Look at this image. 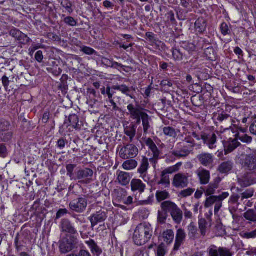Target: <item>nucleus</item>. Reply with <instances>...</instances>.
Here are the masks:
<instances>
[{"instance_id": "nucleus-38", "label": "nucleus", "mask_w": 256, "mask_h": 256, "mask_svg": "<svg viewBox=\"0 0 256 256\" xmlns=\"http://www.w3.org/2000/svg\"><path fill=\"white\" fill-rule=\"evenodd\" d=\"M169 193L166 190H158L156 194V200L160 202L170 198Z\"/></svg>"}, {"instance_id": "nucleus-8", "label": "nucleus", "mask_w": 256, "mask_h": 256, "mask_svg": "<svg viewBox=\"0 0 256 256\" xmlns=\"http://www.w3.org/2000/svg\"><path fill=\"white\" fill-rule=\"evenodd\" d=\"M218 132H201V138L204 144L210 149H214L216 147Z\"/></svg>"}, {"instance_id": "nucleus-39", "label": "nucleus", "mask_w": 256, "mask_h": 256, "mask_svg": "<svg viewBox=\"0 0 256 256\" xmlns=\"http://www.w3.org/2000/svg\"><path fill=\"white\" fill-rule=\"evenodd\" d=\"M163 236L164 242L168 244H170L174 238V232L171 230H166L164 232Z\"/></svg>"}, {"instance_id": "nucleus-21", "label": "nucleus", "mask_w": 256, "mask_h": 256, "mask_svg": "<svg viewBox=\"0 0 256 256\" xmlns=\"http://www.w3.org/2000/svg\"><path fill=\"white\" fill-rule=\"evenodd\" d=\"M131 189L132 192L138 191L140 194L144 192L146 186L139 179L134 178L130 182Z\"/></svg>"}, {"instance_id": "nucleus-50", "label": "nucleus", "mask_w": 256, "mask_h": 256, "mask_svg": "<svg viewBox=\"0 0 256 256\" xmlns=\"http://www.w3.org/2000/svg\"><path fill=\"white\" fill-rule=\"evenodd\" d=\"M218 200L217 196H210L206 200L205 206L206 208L210 207L212 204H216Z\"/></svg>"}, {"instance_id": "nucleus-28", "label": "nucleus", "mask_w": 256, "mask_h": 256, "mask_svg": "<svg viewBox=\"0 0 256 256\" xmlns=\"http://www.w3.org/2000/svg\"><path fill=\"white\" fill-rule=\"evenodd\" d=\"M188 234L190 240H194L198 238V230L194 222H191L188 226Z\"/></svg>"}, {"instance_id": "nucleus-46", "label": "nucleus", "mask_w": 256, "mask_h": 256, "mask_svg": "<svg viewBox=\"0 0 256 256\" xmlns=\"http://www.w3.org/2000/svg\"><path fill=\"white\" fill-rule=\"evenodd\" d=\"M12 130V126L8 121L3 120L0 122V132Z\"/></svg>"}, {"instance_id": "nucleus-63", "label": "nucleus", "mask_w": 256, "mask_h": 256, "mask_svg": "<svg viewBox=\"0 0 256 256\" xmlns=\"http://www.w3.org/2000/svg\"><path fill=\"white\" fill-rule=\"evenodd\" d=\"M250 133L256 136V118L254 119L250 127Z\"/></svg>"}, {"instance_id": "nucleus-22", "label": "nucleus", "mask_w": 256, "mask_h": 256, "mask_svg": "<svg viewBox=\"0 0 256 256\" xmlns=\"http://www.w3.org/2000/svg\"><path fill=\"white\" fill-rule=\"evenodd\" d=\"M149 158L146 157H143L140 162L139 168L138 169V172L140 174V177L144 178L146 176L147 171L149 168Z\"/></svg>"}, {"instance_id": "nucleus-14", "label": "nucleus", "mask_w": 256, "mask_h": 256, "mask_svg": "<svg viewBox=\"0 0 256 256\" xmlns=\"http://www.w3.org/2000/svg\"><path fill=\"white\" fill-rule=\"evenodd\" d=\"M196 158L202 165L206 167L212 166L214 161V155L208 152H202Z\"/></svg>"}, {"instance_id": "nucleus-29", "label": "nucleus", "mask_w": 256, "mask_h": 256, "mask_svg": "<svg viewBox=\"0 0 256 256\" xmlns=\"http://www.w3.org/2000/svg\"><path fill=\"white\" fill-rule=\"evenodd\" d=\"M112 89L117 90L121 92L122 94H126V96L130 97L132 99H134V96L130 94L131 90L130 88L125 84H122L118 86H112Z\"/></svg>"}, {"instance_id": "nucleus-5", "label": "nucleus", "mask_w": 256, "mask_h": 256, "mask_svg": "<svg viewBox=\"0 0 256 256\" xmlns=\"http://www.w3.org/2000/svg\"><path fill=\"white\" fill-rule=\"evenodd\" d=\"M94 172L88 168H81L76 170V180L81 184H88L92 182Z\"/></svg>"}, {"instance_id": "nucleus-34", "label": "nucleus", "mask_w": 256, "mask_h": 256, "mask_svg": "<svg viewBox=\"0 0 256 256\" xmlns=\"http://www.w3.org/2000/svg\"><path fill=\"white\" fill-rule=\"evenodd\" d=\"M114 100V98H113V96H111L109 98H106V101L108 104V106L112 111H120V108L118 106L117 103Z\"/></svg>"}, {"instance_id": "nucleus-52", "label": "nucleus", "mask_w": 256, "mask_h": 256, "mask_svg": "<svg viewBox=\"0 0 256 256\" xmlns=\"http://www.w3.org/2000/svg\"><path fill=\"white\" fill-rule=\"evenodd\" d=\"M163 132L165 135L170 136H174L176 135L174 129L170 126L164 128Z\"/></svg>"}, {"instance_id": "nucleus-56", "label": "nucleus", "mask_w": 256, "mask_h": 256, "mask_svg": "<svg viewBox=\"0 0 256 256\" xmlns=\"http://www.w3.org/2000/svg\"><path fill=\"white\" fill-rule=\"evenodd\" d=\"M194 192V190L192 188H188L187 189L182 190L180 194L182 197L186 198L190 196Z\"/></svg>"}, {"instance_id": "nucleus-58", "label": "nucleus", "mask_w": 256, "mask_h": 256, "mask_svg": "<svg viewBox=\"0 0 256 256\" xmlns=\"http://www.w3.org/2000/svg\"><path fill=\"white\" fill-rule=\"evenodd\" d=\"M220 30L222 34L224 36L229 34L230 32L228 24L226 22L222 24L220 26Z\"/></svg>"}, {"instance_id": "nucleus-54", "label": "nucleus", "mask_w": 256, "mask_h": 256, "mask_svg": "<svg viewBox=\"0 0 256 256\" xmlns=\"http://www.w3.org/2000/svg\"><path fill=\"white\" fill-rule=\"evenodd\" d=\"M182 47L184 50L188 51V52H193L196 50L194 44L192 43L183 42Z\"/></svg>"}, {"instance_id": "nucleus-30", "label": "nucleus", "mask_w": 256, "mask_h": 256, "mask_svg": "<svg viewBox=\"0 0 256 256\" xmlns=\"http://www.w3.org/2000/svg\"><path fill=\"white\" fill-rule=\"evenodd\" d=\"M195 30L199 34L204 32L206 28V20L203 18H198L194 24Z\"/></svg>"}, {"instance_id": "nucleus-6", "label": "nucleus", "mask_w": 256, "mask_h": 256, "mask_svg": "<svg viewBox=\"0 0 256 256\" xmlns=\"http://www.w3.org/2000/svg\"><path fill=\"white\" fill-rule=\"evenodd\" d=\"M78 243V240L74 236H70L63 238L60 242V250L61 253L66 254L72 250Z\"/></svg>"}, {"instance_id": "nucleus-41", "label": "nucleus", "mask_w": 256, "mask_h": 256, "mask_svg": "<svg viewBox=\"0 0 256 256\" xmlns=\"http://www.w3.org/2000/svg\"><path fill=\"white\" fill-rule=\"evenodd\" d=\"M244 218L248 220L256 222V212L252 210H249L244 214Z\"/></svg>"}, {"instance_id": "nucleus-3", "label": "nucleus", "mask_w": 256, "mask_h": 256, "mask_svg": "<svg viewBox=\"0 0 256 256\" xmlns=\"http://www.w3.org/2000/svg\"><path fill=\"white\" fill-rule=\"evenodd\" d=\"M144 142L150 150L148 154L149 161L152 164L153 167L155 168L160 158L161 152L150 138H145Z\"/></svg>"}, {"instance_id": "nucleus-19", "label": "nucleus", "mask_w": 256, "mask_h": 256, "mask_svg": "<svg viewBox=\"0 0 256 256\" xmlns=\"http://www.w3.org/2000/svg\"><path fill=\"white\" fill-rule=\"evenodd\" d=\"M186 237V234L182 228L178 229L176 232L175 244L174 248V250H178L184 242Z\"/></svg>"}, {"instance_id": "nucleus-49", "label": "nucleus", "mask_w": 256, "mask_h": 256, "mask_svg": "<svg viewBox=\"0 0 256 256\" xmlns=\"http://www.w3.org/2000/svg\"><path fill=\"white\" fill-rule=\"evenodd\" d=\"M126 196L127 192L124 189L121 188L117 190L116 198L119 202H122Z\"/></svg>"}, {"instance_id": "nucleus-51", "label": "nucleus", "mask_w": 256, "mask_h": 256, "mask_svg": "<svg viewBox=\"0 0 256 256\" xmlns=\"http://www.w3.org/2000/svg\"><path fill=\"white\" fill-rule=\"evenodd\" d=\"M166 253V249L164 244H160L156 250L157 256H164Z\"/></svg>"}, {"instance_id": "nucleus-2", "label": "nucleus", "mask_w": 256, "mask_h": 256, "mask_svg": "<svg viewBox=\"0 0 256 256\" xmlns=\"http://www.w3.org/2000/svg\"><path fill=\"white\" fill-rule=\"evenodd\" d=\"M153 230L149 223L144 222L138 224L133 235L134 243L138 246L144 245L152 238Z\"/></svg>"}, {"instance_id": "nucleus-9", "label": "nucleus", "mask_w": 256, "mask_h": 256, "mask_svg": "<svg viewBox=\"0 0 256 256\" xmlns=\"http://www.w3.org/2000/svg\"><path fill=\"white\" fill-rule=\"evenodd\" d=\"M241 164L242 168L246 170H256V154L252 153L243 156L241 159Z\"/></svg>"}, {"instance_id": "nucleus-32", "label": "nucleus", "mask_w": 256, "mask_h": 256, "mask_svg": "<svg viewBox=\"0 0 256 256\" xmlns=\"http://www.w3.org/2000/svg\"><path fill=\"white\" fill-rule=\"evenodd\" d=\"M170 216L175 223L179 224L182 222L183 218V213L182 210L178 207V206L170 214Z\"/></svg>"}, {"instance_id": "nucleus-35", "label": "nucleus", "mask_w": 256, "mask_h": 256, "mask_svg": "<svg viewBox=\"0 0 256 256\" xmlns=\"http://www.w3.org/2000/svg\"><path fill=\"white\" fill-rule=\"evenodd\" d=\"M122 168L125 170H130L134 169L138 166V162L132 159L126 160L122 164Z\"/></svg>"}, {"instance_id": "nucleus-36", "label": "nucleus", "mask_w": 256, "mask_h": 256, "mask_svg": "<svg viewBox=\"0 0 256 256\" xmlns=\"http://www.w3.org/2000/svg\"><path fill=\"white\" fill-rule=\"evenodd\" d=\"M218 182L215 181L210 184L205 192L206 196H211L214 194L216 190L218 188Z\"/></svg>"}, {"instance_id": "nucleus-11", "label": "nucleus", "mask_w": 256, "mask_h": 256, "mask_svg": "<svg viewBox=\"0 0 256 256\" xmlns=\"http://www.w3.org/2000/svg\"><path fill=\"white\" fill-rule=\"evenodd\" d=\"M88 206V200L85 198H78L71 201L69 206L71 210L78 213L83 212Z\"/></svg>"}, {"instance_id": "nucleus-10", "label": "nucleus", "mask_w": 256, "mask_h": 256, "mask_svg": "<svg viewBox=\"0 0 256 256\" xmlns=\"http://www.w3.org/2000/svg\"><path fill=\"white\" fill-rule=\"evenodd\" d=\"M64 126L68 128V131L80 130L83 126L82 122L79 120L76 114H70L64 121Z\"/></svg>"}, {"instance_id": "nucleus-18", "label": "nucleus", "mask_w": 256, "mask_h": 256, "mask_svg": "<svg viewBox=\"0 0 256 256\" xmlns=\"http://www.w3.org/2000/svg\"><path fill=\"white\" fill-rule=\"evenodd\" d=\"M196 174L202 184H206L209 182L210 180V172L208 170L201 168L196 170Z\"/></svg>"}, {"instance_id": "nucleus-27", "label": "nucleus", "mask_w": 256, "mask_h": 256, "mask_svg": "<svg viewBox=\"0 0 256 256\" xmlns=\"http://www.w3.org/2000/svg\"><path fill=\"white\" fill-rule=\"evenodd\" d=\"M178 206L174 202L167 200L162 202L160 207L162 210H164L167 214L170 213L171 214Z\"/></svg>"}, {"instance_id": "nucleus-15", "label": "nucleus", "mask_w": 256, "mask_h": 256, "mask_svg": "<svg viewBox=\"0 0 256 256\" xmlns=\"http://www.w3.org/2000/svg\"><path fill=\"white\" fill-rule=\"evenodd\" d=\"M60 228L62 232L72 234H77V230L70 220L68 218L62 219L60 222Z\"/></svg>"}, {"instance_id": "nucleus-42", "label": "nucleus", "mask_w": 256, "mask_h": 256, "mask_svg": "<svg viewBox=\"0 0 256 256\" xmlns=\"http://www.w3.org/2000/svg\"><path fill=\"white\" fill-rule=\"evenodd\" d=\"M208 222L204 219H200L198 221V226L200 230V234L202 236H204L206 232V227Z\"/></svg>"}, {"instance_id": "nucleus-31", "label": "nucleus", "mask_w": 256, "mask_h": 256, "mask_svg": "<svg viewBox=\"0 0 256 256\" xmlns=\"http://www.w3.org/2000/svg\"><path fill=\"white\" fill-rule=\"evenodd\" d=\"M233 164L234 163L231 160H226L220 165L218 170L222 174L228 172L232 168Z\"/></svg>"}, {"instance_id": "nucleus-48", "label": "nucleus", "mask_w": 256, "mask_h": 256, "mask_svg": "<svg viewBox=\"0 0 256 256\" xmlns=\"http://www.w3.org/2000/svg\"><path fill=\"white\" fill-rule=\"evenodd\" d=\"M240 236L246 239L254 238H256V229L251 232H243L240 233Z\"/></svg>"}, {"instance_id": "nucleus-61", "label": "nucleus", "mask_w": 256, "mask_h": 256, "mask_svg": "<svg viewBox=\"0 0 256 256\" xmlns=\"http://www.w3.org/2000/svg\"><path fill=\"white\" fill-rule=\"evenodd\" d=\"M18 40H20L23 44H27L30 40V38L22 32L20 33Z\"/></svg>"}, {"instance_id": "nucleus-40", "label": "nucleus", "mask_w": 256, "mask_h": 256, "mask_svg": "<svg viewBox=\"0 0 256 256\" xmlns=\"http://www.w3.org/2000/svg\"><path fill=\"white\" fill-rule=\"evenodd\" d=\"M234 136L238 140H240L243 142L249 144L252 141V138L246 134H240V132H238Z\"/></svg>"}, {"instance_id": "nucleus-44", "label": "nucleus", "mask_w": 256, "mask_h": 256, "mask_svg": "<svg viewBox=\"0 0 256 256\" xmlns=\"http://www.w3.org/2000/svg\"><path fill=\"white\" fill-rule=\"evenodd\" d=\"M208 256H219V248L215 245H211L207 250Z\"/></svg>"}, {"instance_id": "nucleus-64", "label": "nucleus", "mask_w": 256, "mask_h": 256, "mask_svg": "<svg viewBox=\"0 0 256 256\" xmlns=\"http://www.w3.org/2000/svg\"><path fill=\"white\" fill-rule=\"evenodd\" d=\"M21 32H22L14 28L10 30V34L12 36L16 38H18Z\"/></svg>"}, {"instance_id": "nucleus-24", "label": "nucleus", "mask_w": 256, "mask_h": 256, "mask_svg": "<svg viewBox=\"0 0 256 256\" xmlns=\"http://www.w3.org/2000/svg\"><path fill=\"white\" fill-rule=\"evenodd\" d=\"M172 170H169L168 168L162 172L160 174V180L158 182V184H162L165 188L168 187L170 186V179L168 174H172Z\"/></svg>"}, {"instance_id": "nucleus-59", "label": "nucleus", "mask_w": 256, "mask_h": 256, "mask_svg": "<svg viewBox=\"0 0 256 256\" xmlns=\"http://www.w3.org/2000/svg\"><path fill=\"white\" fill-rule=\"evenodd\" d=\"M47 38L54 42H60L61 38L57 34L53 32H49L47 34Z\"/></svg>"}, {"instance_id": "nucleus-4", "label": "nucleus", "mask_w": 256, "mask_h": 256, "mask_svg": "<svg viewBox=\"0 0 256 256\" xmlns=\"http://www.w3.org/2000/svg\"><path fill=\"white\" fill-rule=\"evenodd\" d=\"M192 150L187 146L185 142H178L176 144L175 149L170 153L177 158H184L187 157Z\"/></svg>"}, {"instance_id": "nucleus-37", "label": "nucleus", "mask_w": 256, "mask_h": 256, "mask_svg": "<svg viewBox=\"0 0 256 256\" xmlns=\"http://www.w3.org/2000/svg\"><path fill=\"white\" fill-rule=\"evenodd\" d=\"M13 136L12 130L0 132V139L4 142L10 141Z\"/></svg>"}, {"instance_id": "nucleus-45", "label": "nucleus", "mask_w": 256, "mask_h": 256, "mask_svg": "<svg viewBox=\"0 0 256 256\" xmlns=\"http://www.w3.org/2000/svg\"><path fill=\"white\" fill-rule=\"evenodd\" d=\"M168 216V214L164 210H158V222L160 224H164L166 223V220Z\"/></svg>"}, {"instance_id": "nucleus-1", "label": "nucleus", "mask_w": 256, "mask_h": 256, "mask_svg": "<svg viewBox=\"0 0 256 256\" xmlns=\"http://www.w3.org/2000/svg\"><path fill=\"white\" fill-rule=\"evenodd\" d=\"M127 109L128 114L130 116V118L136 120V124H139L142 120L144 135L146 136L150 134L152 130V128L150 125L151 118L146 113L143 111L140 106L138 104L134 106L132 104H130L127 106Z\"/></svg>"}, {"instance_id": "nucleus-26", "label": "nucleus", "mask_w": 256, "mask_h": 256, "mask_svg": "<svg viewBox=\"0 0 256 256\" xmlns=\"http://www.w3.org/2000/svg\"><path fill=\"white\" fill-rule=\"evenodd\" d=\"M86 244L90 247L92 252L96 256H100L102 253V249L98 246L94 240L90 239L86 242Z\"/></svg>"}, {"instance_id": "nucleus-62", "label": "nucleus", "mask_w": 256, "mask_h": 256, "mask_svg": "<svg viewBox=\"0 0 256 256\" xmlns=\"http://www.w3.org/2000/svg\"><path fill=\"white\" fill-rule=\"evenodd\" d=\"M82 51L88 55H92L96 53V52L94 50L88 46L83 47L82 49Z\"/></svg>"}, {"instance_id": "nucleus-55", "label": "nucleus", "mask_w": 256, "mask_h": 256, "mask_svg": "<svg viewBox=\"0 0 256 256\" xmlns=\"http://www.w3.org/2000/svg\"><path fill=\"white\" fill-rule=\"evenodd\" d=\"M254 195V190H248L246 192L240 194V197L242 200H243L244 198H248Z\"/></svg>"}, {"instance_id": "nucleus-43", "label": "nucleus", "mask_w": 256, "mask_h": 256, "mask_svg": "<svg viewBox=\"0 0 256 256\" xmlns=\"http://www.w3.org/2000/svg\"><path fill=\"white\" fill-rule=\"evenodd\" d=\"M182 142H185L187 146L190 147L193 150V148L196 146L195 141L192 135L186 136Z\"/></svg>"}, {"instance_id": "nucleus-7", "label": "nucleus", "mask_w": 256, "mask_h": 256, "mask_svg": "<svg viewBox=\"0 0 256 256\" xmlns=\"http://www.w3.org/2000/svg\"><path fill=\"white\" fill-rule=\"evenodd\" d=\"M138 148L132 144H128L122 147L119 152L120 156L124 160L134 158L138 154Z\"/></svg>"}, {"instance_id": "nucleus-17", "label": "nucleus", "mask_w": 256, "mask_h": 256, "mask_svg": "<svg viewBox=\"0 0 256 256\" xmlns=\"http://www.w3.org/2000/svg\"><path fill=\"white\" fill-rule=\"evenodd\" d=\"M130 179L131 176L129 173L119 170L117 171L116 180L121 186H127L130 183Z\"/></svg>"}, {"instance_id": "nucleus-33", "label": "nucleus", "mask_w": 256, "mask_h": 256, "mask_svg": "<svg viewBox=\"0 0 256 256\" xmlns=\"http://www.w3.org/2000/svg\"><path fill=\"white\" fill-rule=\"evenodd\" d=\"M172 56L174 60L178 61H181L184 58L187 59L186 54L182 52V50L180 48H172Z\"/></svg>"}, {"instance_id": "nucleus-25", "label": "nucleus", "mask_w": 256, "mask_h": 256, "mask_svg": "<svg viewBox=\"0 0 256 256\" xmlns=\"http://www.w3.org/2000/svg\"><path fill=\"white\" fill-rule=\"evenodd\" d=\"M136 126L132 123L128 126H124V134L129 137L130 142H132L136 134Z\"/></svg>"}, {"instance_id": "nucleus-60", "label": "nucleus", "mask_w": 256, "mask_h": 256, "mask_svg": "<svg viewBox=\"0 0 256 256\" xmlns=\"http://www.w3.org/2000/svg\"><path fill=\"white\" fill-rule=\"evenodd\" d=\"M66 256H92L86 250H81L77 254H70Z\"/></svg>"}, {"instance_id": "nucleus-47", "label": "nucleus", "mask_w": 256, "mask_h": 256, "mask_svg": "<svg viewBox=\"0 0 256 256\" xmlns=\"http://www.w3.org/2000/svg\"><path fill=\"white\" fill-rule=\"evenodd\" d=\"M101 93L102 95H106L108 98L110 96H114L115 92L113 89H112V87H110V86H107L106 88L103 87L100 89Z\"/></svg>"}, {"instance_id": "nucleus-16", "label": "nucleus", "mask_w": 256, "mask_h": 256, "mask_svg": "<svg viewBox=\"0 0 256 256\" xmlns=\"http://www.w3.org/2000/svg\"><path fill=\"white\" fill-rule=\"evenodd\" d=\"M107 218L106 212L104 210H100L94 214L90 218L92 227L94 228L98 223L104 222Z\"/></svg>"}, {"instance_id": "nucleus-57", "label": "nucleus", "mask_w": 256, "mask_h": 256, "mask_svg": "<svg viewBox=\"0 0 256 256\" xmlns=\"http://www.w3.org/2000/svg\"><path fill=\"white\" fill-rule=\"evenodd\" d=\"M64 22L66 24L71 26H74L77 24V22H76V20L71 16L66 17L64 19Z\"/></svg>"}, {"instance_id": "nucleus-12", "label": "nucleus", "mask_w": 256, "mask_h": 256, "mask_svg": "<svg viewBox=\"0 0 256 256\" xmlns=\"http://www.w3.org/2000/svg\"><path fill=\"white\" fill-rule=\"evenodd\" d=\"M238 184L244 188L256 184V170L244 174L242 176L238 178Z\"/></svg>"}, {"instance_id": "nucleus-23", "label": "nucleus", "mask_w": 256, "mask_h": 256, "mask_svg": "<svg viewBox=\"0 0 256 256\" xmlns=\"http://www.w3.org/2000/svg\"><path fill=\"white\" fill-rule=\"evenodd\" d=\"M214 116L216 118L217 120L221 122L227 121L230 122V124L231 125L234 124L235 122L232 117L222 110L218 111V113H216Z\"/></svg>"}, {"instance_id": "nucleus-20", "label": "nucleus", "mask_w": 256, "mask_h": 256, "mask_svg": "<svg viewBox=\"0 0 256 256\" xmlns=\"http://www.w3.org/2000/svg\"><path fill=\"white\" fill-rule=\"evenodd\" d=\"M240 144L238 140L235 137L234 138H230L228 141L226 142L224 144V151L226 154L230 153L236 148Z\"/></svg>"}, {"instance_id": "nucleus-53", "label": "nucleus", "mask_w": 256, "mask_h": 256, "mask_svg": "<svg viewBox=\"0 0 256 256\" xmlns=\"http://www.w3.org/2000/svg\"><path fill=\"white\" fill-rule=\"evenodd\" d=\"M219 256H232V253L230 250L227 248L220 247L219 248Z\"/></svg>"}, {"instance_id": "nucleus-13", "label": "nucleus", "mask_w": 256, "mask_h": 256, "mask_svg": "<svg viewBox=\"0 0 256 256\" xmlns=\"http://www.w3.org/2000/svg\"><path fill=\"white\" fill-rule=\"evenodd\" d=\"M172 184L174 187L177 188L186 187L188 184L187 174L182 173L176 174L174 176Z\"/></svg>"}]
</instances>
